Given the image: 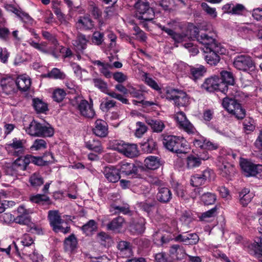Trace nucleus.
Masks as SVG:
<instances>
[{
    "label": "nucleus",
    "instance_id": "nucleus-1",
    "mask_svg": "<svg viewBox=\"0 0 262 262\" xmlns=\"http://www.w3.org/2000/svg\"><path fill=\"white\" fill-rule=\"evenodd\" d=\"M163 143L169 150L177 154H186L187 146L186 140L183 138L174 136H165Z\"/></svg>",
    "mask_w": 262,
    "mask_h": 262
},
{
    "label": "nucleus",
    "instance_id": "nucleus-2",
    "mask_svg": "<svg viewBox=\"0 0 262 262\" xmlns=\"http://www.w3.org/2000/svg\"><path fill=\"white\" fill-rule=\"evenodd\" d=\"M73 106H75L81 115L84 117L92 118L95 115L93 107V102L91 100L89 103L81 96H77L72 101Z\"/></svg>",
    "mask_w": 262,
    "mask_h": 262
},
{
    "label": "nucleus",
    "instance_id": "nucleus-3",
    "mask_svg": "<svg viewBox=\"0 0 262 262\" xmlns=\"http://www.w3.org/2000/svg\"><path fill=\"white\" fill-rule=\"evenodd\" d=\"M135 7L136 9V16L138 19L150 21L155 16V12L146 0H136Z\"/></svg>",
    "mask_w": 262,
    "mask_h": 262
},
{
    "label": "nucleus",
    "instance_id": "nucleus-4",
    "mask_svg": "<svg viewBox=\"0 0 262 262\" xmlns=\"http://www.w3.org/2000/svg\"><path fill=\"white\" fill-rule=\"evenodd\" d=\"M222 106L230 114L234 115L238 119H243L246 115L245 110L235 99L228 97L223 99Z\"/></svg>",
    "mask_w": 262,
    "mask_h": 262
},
{
    "label": "nucleus",
    "instance_id": "nucleus-5",
    "mask_svg": "<svg viewBox=\"0 0 262 262\" xmlns=\"http://www.w3.org/2000/svg\"><path fill=\"white\" fill-rule=\"evenodd\" d=\"M157 25L159 28L169 35L175 42H181L186 40L188 38L185 33H179L176 32L177 28L180 27V24L175 20L168 22L167 24V26H164L161 24Z\"/></svg>",
    "mask_w": 262,
    "mask_h": 262
},
{
    "label": "nucleus",
    "instance_id": "nucleus-6",
    "mask_svg": "<svg viewBox=\"0 0 262 262\" xmlns=\"http://www.w3.org/2000/svg\"><path fill=\"white\" fill-rule=\"evenodd\" d=\"M241 167L247 177H256L262 178V165L254 164L250 161L243 159L240 163Z\"/></svg>",
    "mask_w": 262,
    "mask_h": 262
},
{
    "label": "nucleus",
    "instance_id": "nucleus-7",
    "mask_svg": "<svg viewBox=\"0 0 262 262\" xmlns=\"http://www.w3.org/2000/svg\"><path fill=\"white\" fill-rule=\"evenodd\" d=\"M48 218L53 230L56 232H62L67 233L70 232V227L67 226L64 228L62 226L63 220L61 219L57 211H49Z\"/></svg>",
    "mask_w": 262,
    "mask_h": 262
},
{
    "label": "nucleus",
    "instance_id": "nucleus-8",
    "mask_svg": "<svg viewBox=\"0 0 262 262\" xmlns=\"http://www.w3.org/2000/svg\"><path fill=\"white\" fill-rule=\"evenodd\" d=\"M197 40L203 45L202 50L203 52H208L215 49L219 48V46L215 42L214 36L211 33H201L198 34L195 36Z\"/></svg>",
    "mask_w": 262,
    "mask_h": 262
},
{
    "label": "nucleus",
    "instance_id": "nucleus-9",
    "mask_svg": "<svg viewBox=\"0 0 262 262\" xmlns=\"http://www.w3.org/2000/svg\"><path fill=\"white\" fill-rule=\"evenodd\" d=\"M233 66L237 70L247 71L254 67V62L251 57L242 54L237 55L234 58Z\"/></svg>",
    "mask_w": 262,
    "mask_h": 262
},
{
    "label": "nucleus",
    "instance_id": "nucleus-10",
    "mask_svg": "<svg viewBox=\"0 0 262 262\" xmlns=\"http://www.w3.org/2000/svg\"><path fill=\"white\" fill-rule=\"evenodd\" d=\"M175 119L179 127L188 134H194L196 133V129L187 119L186 115L183 112H178L175 115Z\"/></svg>",
    "mask_w": 262,
    "mask_h": 262
},
{
    "label": "nucleus",
    "instance_id": "nucleus-11",
    "mask_svg": "<svg viewBox=\"0 0 262 262\" xmlns=\"http://www.w3.org/2000/svg\"><path fill=\"white\" fill-rule=\"evenodd\" d=\"M220 80L217 76H213L206 79L202 86L207 91L211 92L215 90H219L225 93L227 91L226 84L220 83Z\"/></svg>",
    "mask_w": 262,
    "mask_h": 262
},
{
    "label": "nucleus",
    "instance_id": "nucleus-12",
    "mask_svg": "<svg viewBox=\"0 0 262 262\" xmlns=\"http://www.w3.org/2000/svg\"><path fill=\"white\" fill-rule=\"evenodd\" d=\"M34 159L32 157L31 155H26L24 157L20 156L12 163L11 167L8 168V170L12 169L13 172H11L10 174L13 175L19 170H25L26 169L27 166L31 161V159Z\"/></svg>",
    "mask_w": 262,
    "mask_h": 262
},
{
    "label": "nucleus",
    "instance_id": "nucleus-13",
    "mask_svg": "<svg viewBox=\"0 0 262 262\" xmlns=\"http://www.w3.org/2000/svg\"><path fill=\"white\" fill-rule=\"evenodd\" d=\"M26 140L14 138L10 143L7 145V148L13 153V155L19 156L24 154Z\"/></svg>",
    "mask_w": 262,
    "mask_h": 262
},
{
    "label": "nucleus",
    "instance_id": "nucleus-14",
    "mask_svg": "<svg viewBox=\"0 0 262 262\" xmlns=\"http://www.w3.org/2000/svg\"><path fill=\"white\" fill-rule=\"evenodd\" d=\"M18 215L14 219L15 223L20 225H29L31 222L30 216L29 215L32 211L27 209L24 206H20L17 209Z\"/></svg>",
    "mask_w": 262,
    "mask_h": 262
},
{
    "label": "nucleus",
    "instance_id": "nucleus-15",
    "mask_svg": "<svg viewBox=\"0 0 262 262\" xmlns=\"http://www.w3.org/2000/svg\"><path fill=\"white\" fill-rule=\"evenodd\" d=\"M213 175V171L210 169H206L200 174H195L191 177V184L195 187L204 184L207 180H209Z\"/></svg>",
    "mask_w": 262,
    "mask_h": 262
},
{
    "label": "nucleus",
    "instance_id": "nucleus-16",
    "mask_svg": "<svg viewBox=\"0 0 262 262\" xmlns=\"http://www.w3.org/2000/svg\"><path fill=\"white\" fill-rule=\"evenodd\" d=\"M20 242L19 245L20 250L23 255L29 254V249L30 250L32 248H34V243L32 237L28 234H25L23 236L18 239Z\"/></svg>",
    "mask_w": 262,
    "mask_h": 262
},
{
    "label": "nucleus",
    "instance_id": "nucleus-17",
    "mask_svg": "<svg viewBox=\"0 0 262 262\" xmlns=\"http://www.w3.org/2000/svg\"><path fill=\"white\" fill-rule=\"evenodd\" d=\"M103 173L105 179L109 182L116 183L120 179L119 169L113 166L104 167Z\"/></svg>",
    "mask_w": 262,
    "mask_h": 262
},
{
    "label": "nucleus",
    "instance_id": "nucleus-18",
    "mask_svg": "<svg viewBox=\"0 0 262 262\" xmlns=\"http://www.w3.org/2000/svg\"><path fill=\"white\" fill-rule=\"evenodd\" d=\"M206 55L204 58L206 62L210 65H216L220 61V58L218 54H223L222 49L220 47L212 49L209 51L204 52Z\"/></svg>",
    "mask_w": 262,
    "mask_h": 262
},
{
    "label": "nucleus",
    "instance_id": "nucleus-19",
    "mask_svg": "<svg viewBox=\"0 0 262 262\" xmlns=\"http://www.w3.org/2000/svg\"><path fill=\"white\" fill-rule=\"evenodd\" d=\"M93 132L98 137H106L108 134V127L106 122L101 119L97 120L93 129Z\"/></svg>",
    "mask_w": 262,
    "mask_h": 262
},
{
    "label": "nucleus",
    "instance_id": "nucleus-20",
    "mask_svg": "<svg viewBox=\"0 0 262 262\" xmlns=\"http://www.w3.org/2000/svg\"><path fill=\"white\" fill-rule=\"evenodd\" d=\"M0 85L3 92L7 95L11 94L16 91V82L10 77L2 79Z\"/></svg>",
    "mask_w": 262,
    "mask_h": 262
},
{
    "label": "nucleus",
    "instance_id": "nucleus-21",
    "mask_svg": "<svg viewBox=\"0 0 262 262\" xmlns=\"http://www.w3.org/2000/svg\"><path fill=\"white\" fill-rule=\"evenodd\" d=\"M145 221L143 218L133 220L129 226V230L133 234H141L145 230Z\"/></svg>",
    "mask_w": 262,
    "mask_h": 262
},
{
    "label": "nucleus",
    "instance_id": "nucleus-22",
    "mask_svg": "<svg viewBox=\"0 0 262 262\" xmlns=\"http://www.w3.org/2000/svg\"><path fill=\"white\" fill-rule=\"evenodd\" d=\"M117 248L123 257L129 258L133 255L132 245L129 242L121 241L118 243Z\"/></svg>",
    "mask_w": 262,
    "mask_h": 262
},
{
    "label": "nucleus",
    "instance_id": "nucleus-23",
    "mask_svg": "<svg viewBox=\"0 0 262 262\" xmlns=\"http://www.w3.org/2000/svg\"><path fill=\"white\" fill-rule=\"evenodd\" d=\"M156 199L162 203H167L172 199V193L167 187H159L156 195Z\"/></svg>",
    "mask_w": 262,
    "mask_h": 262
},
{
    "label": "nucleus",
    "instance_id": "nucleus-24",
    "mask_svg": "<svg viewBox=\"0 0 262 262\" xmlns=\"http://www.w3.org/2000/svg\"><path fill=\"white\" fill-rule=\"evenodd\" d=\"M124 224V219L122 216H119L114 218L111 222L108 223L106 227L107 230L119 233L121 232Z\"/></svg>",
    "mask_w": 262,
    "mask_h": 262
},
{
    "label": "nucleus",
    "instance_id": "nucleus-25",
    "mask_svg": "<svg viewBox=\"0 0 262 262\" xmlns=\"http://www.w3.org/2000/svg\"><path fill=\"white\" fill-rule=\"evenodd\" d=\"M16 86L21 91L25 92L29 90L31 82L29 77L26 75L19 76L16 80Z\"/></svg>",
    "mask_w": 262,
    "mask_h": 262
},
{
    "label": "nucleus",
    "instance_id": "nucleus-26",
    "mask_svg": "<svg viewBox=\"0 0 262 262\" xmlns=\"http://www.w3.org/2000/svg\"><path fill=\"white\" fill-rule=\"evenodd\" d=\"M118 169L120 173L127 176H133L138 172V167L134 163H122Z\"/></svg>",
    "mask_w": 262,
    "mask_h": 262
},
{
    "label": "nucleus",
    "instance_id": "nucleus-27",
    "mask_svg": "<svg viewBox=\"0 0 262 262\" xmlns=\"http://www.w3.org/2000/svg\"><path fill=\"white\" fill-rule=\"evenodd\" d=\"M88 40L86 38L85 35L79 33L76 38L72 41V44L78 52H83L86 49Z\"/></svg>",
    "mask_w": 262,
    "mask_h": 262
},
{
    "label": "nucleus",
    "instance_id": "nucleus-28",
    "mask_svg": "<svg viewBox=\"0 0 262 262\" xmlns=\"http://www.w3.org/2000/svg\"><path fill=\"white\" fill-rule=\"evenodd\" d=\"M209 158L207 155L205 157H197L193 155L188 156L185 161L186 167L188 169H193L199 167L201 164V160H206Z\"/></svg>",
    "mask_w": 262,
    "mask_h": 262
},
{
    "label": "nucleus",
    "instance_id": "nucleus-29",
    "mask_svg": "<svg viewBox=\"0 0 262 262\" xmlns=\"http://www.w3.org/2000/svg\"><path fill=\"white\" fill-rule=\"evenodd\" d=\"M176 240L184 243L186 245H195L199 240L196 233H190L186 235L180 234L176 237Z\"/></svg>",
    "mask_w": 262,
    "mask_h": 262
},
{
    "label": "nucleus",
    "instance_id": "nucleus-30",
    "mask_svg": "<svg viewBox=\"0 0 262 262\" xmlns=\"http://www.w3.org/2000/svg\"><path fill=\"white\" fill-rule=\"evenodd\" d=\"M41 123L37 122L35 120L31 122L28 126L25 127L27 134L32 136L40 137Z\"/></svg>",
    "mask_w": 262,
    "mask_h": 262
},
{
    "label": "nucleus",
    "instance_id": "nucleus-31",
    "mask_svg": "<svg viewBox=\"0 0 262 262\" xmlns=\"http://www.w3.org/2000/svg\"><path fill=\"white\" fill-rule=\"evenodd\" d=\"M169 251L170 254L176 257L178 260L183 259L187 255L184 248L179 245L171 246Z\"/></svg>",
    "mask_w": 262,
    "mask_h": 262
},
{
    "label": "nucleus",
    "instance_id": "nucleus-32",
    "mask_svg": "<svg viewBox=\"0 0 262 262\" xmlns=\"http://www.w3.org/2000/svg\"><path fill=\"white\" fill-rule=\"evenodd\" d=\"M78 27L83 30H90L94 27V23L88 16H80L77 21Z\"/></svg>",
    "mask_w": 262,
    "mask_h": 262
},
{
    "label": "nucleus",
    "instance_id": "nucleus-33",
    "mask_svg": "<svg viewBox=\"0 0 262 262\" xmlns=\"http://www.w3.org/2000/svg\"><path fill=\"white\" fill-rule=\"evenodd\" d=\"M253 197L252 193H250L248 188H244L239 193V200L241 204L243 206H246L251 201Z\"/></svg>",
    "mask_w": 262,
    "mask_h": 262
},
{
    "label": "nucleus",
    "instance_id": "nucleus-34",
    "mask_svg": "<svg viewBox=\"0 0 262 262\" xmlns=\"http://www.w3.org/2000/svg\"><path fill=\"white\" fill-rule=\"evenodd\" d=\"M144 164L148 169L154 170L160 166V159L158 157L150 156L144 160Z\"/></svg>",
    "mask_w": 262,
    "mask_h": 262
},
{
    "label": "nucleus",
    "instance_id": "nucleus-35",
    "mask_svg": "<svg viewBox=\"0 0 262 262\" xmlns=\"http://www.w3.org/2000/svg\"><path fill=\"white\" fill-rule=\"evenodd\" d=\"M146 123L150 125L153 132L156 133L161 132L165 127L163 122L160 120L147 119Z\"/></svg>",
    "mask_w": 262,
    "mask_h": 262
},
{
    "label": "nucleus",
    "instance_id": "nucleus-36",
    "mask_svg": "<svg viewBox=\"0 0 262 262\" xmlns=\"http://www.w3.org/2000/svg\"><path fill=\"white\" fill-rule=\"evenodd\" d=\"M189 103V98L186 93L182 91H179L176 98L174 104L178 106H184Z\"/></svg>",
    "mask_w": 262,
    "mask_h": 262
},
{
    "label": "nucleus",
    "instance_id": "nucleus-37",
    "mask_svg": "<svg viewBox=\"0 0 262 262\" xmlns=\"http://www.w3.org/2000/svg\"><path fill=\"white\" fill-rule=\"evenodd\" d=\"M205 73L206 70L203 66L191 68L190 69V78L195 81L203 77Z\"/></svg>",
    "mask_w": 262,
    "mask_h": 262
},
{
    "label": "nucleus",
    "instance_id": "nucleus-38",
    "mask_svg": "<svg viewBox=\"0 0 262 262\" xmlns=\"http://www.w3.org/2000/svg\"><path fill=\"white\" fill-rule=\"evenodd\" d=\"M110 211L114 213H122L124 214H129L130 212L129 205L127 204L122 205H112L110 207Z\"/></svg>",
    "mask_w": 262,
    "mask_h": 262
},
{
    "label": "nucleus",
    "instance_id": "nucleus-39",
    "mask_svg": "<svg viewBox=\"0 0 262 262\" xmlns=\"http://www.w3.org/2000/svg\"><path fill=\"white\" fill-rule=\"evenodd\" d=\"M221 77L219 78L220 80V83H222L226 85L227 90H228V84L233 85L234 84V80L232 74L227 71H222L221 73Z\"/></svg>",
    "mask_w": 262,
    "mask_h": 262
},
{
    "label": "nucleus",
    "instance_id": "nucleus-40",
    "mask_svg": "<svg viewBox=\"0 0 262 262\" xmlns=\"http://www.w3.org/2000/svg\"><path fill=\"white\" fill-rule=\"evenodd\" d=\"M77 241L74 235L69 236L64 241V248L68 251H74L77 248Z\"/></svg>",
    "mask_w": 262,
    "mask_h": 262
},
{
    "label": "nucleus",
    "instance_id": "nucleus-41",
    "mask_svg": "<svg viewBox=\"0 0 262 262\" xmlns=\"http://www.w3.org/2000/svg\"><path fill=\"white\" fill-rule=\"evenodd\" d=\"M85 146L90 150H93L96 152L100 153L102 150L101 144L98 140H90L85 143Z\"/></svg>",
    "mask_w": 262,
    "mask_h": 262
},
{
    "label": "nucleus",
    "instance_id": "nucleus-42",
    "mask_svg": "<svg viewBox=\"0 0 262 262\" xmlns=\"http://www.w3.org/2000/svg\"><path fill=\"white\" fill-rule=\"evenodd\" d=\"M125 156L129 158H133L138 155V150L136 144H126L124 148V152L123 153Z\"/></svg>",
    "mask_w": 262,
    "mask_h": 262
},
{
    "label": "nucleus",
    "instance_id": "nucleus-43",
    "mask_svg": "<svg viewBox=\"0 0 262 262\" xmlns=\"http://www.w3.org/2000/svg\"><path fill=\"white\" fill-rule=\"evenodd\" d=\"M72 67L76 77L81 80H85L88 72L84 69H82L79 65L76 63L72 64Z\"/></svg>",
    "mask_w": 262,
    "mask_h": 262
},
{
    "label": "nucleus",
    "instance_id": "nucleus-44",
    "mask_svg": "<svg viewBox=\"0 0 262 262\" xmlns=\"http://www.w3.org/2000/svg\"><path fill=\"white\" fill-rule=\"evenodd\" d=\"M30 201L32 203L38 204H43L45 202L49 201L50 198L46 194H37L30 197Z\"/></svg>",
    "mask_w": 262,
    "mask_h": 262
},
{
    "label": "nucleus",
    "instance_id": "nucleus-45",
    "mask_svg": "<svg viewBox=\"0 0 262 262\" xmlns=\"http://www.w3.org/2000/svg\"><path fill=\"white\" fill-rule=\"evenodd\" d=\"M29 182L33 187H38L43 183V180L38 173H34L30 176Z\"/></svg>",
    "mask_w": 262,
    "mask_h": 262
},
{
    "label": "nucleus",
    "instance_id": "nucleus-46",
    "mask_svg": "<svg viewBox=\"0 0 262 262\" xmlns=\"http://www.w3.org/2000/svg\"><path fill=\"white\" fill-rule=\"evenodd\" d=\"M40 137H51L54 135L53 128L49 124L41 123Z\"/></svg>",
    "mask_w": 262,
    "mask_h": 262
},
{
    "label": "nucleus",
    "instance_id": "nucleus-47",
    "mask_svg": "<svg viewBox=\"0 0 262 262\" xmlns=\"http://www.w3.org/2000/svg\"><path fill=\"white\" fill-rule=\"evenodd\" d=\"M81 229L86 235H89L96 230L97 225L94 220H91L82 226Z\"/></svg>",
    "mask_w": 262,
    "mask_h": 262
},
{
    "label": "nucleus",
    "instance_id": "nucleus-48",
    "mask_svg": "<svg viewBox=\"0 0 262 262\" xmlns=\"http://www.w3.org/2000/svg\"><path fill=\"white\" fill-rule=\"evenodd\" d=\"M33 106L38 113H43L47 110V104L39 99H33Z\"/></svg>",
    "mask_w": 262,
    "mask_h": 262
},
{
    "label": "nucleus",
    "instance_id": "nucleus-49",
    "mask_svg": "<svg viewBox=\"0 0 262 262\" xmlns=\"http://www.w3.org/2000/svg\"><path fill=\"white\" fill-rule=\"evenodd\" d=\"M156 147V143L152 139H149L142 144V150L146 152H152Z\"/></svg>",
    "mask_w": 262,
    "mask_h": 262
},
{
    "label": "nucleus",
    "instance_id": "nucleus-50",
    "mask_svg": "<svg viewBox=\"0 0 262 262\" xmlns=\"http://www.w3.org/2000/svg\"><path fill=\"white\" fill-rule=\"evenodd\" d=\"M220 170L223 177H227L233 171L234 168L231 164L226 163L220 166Z\"/></svg>",
    "mask_w": 262,
    "mask_h": 262
},
{
    "label": "nucleus",
    "instance_id": "nucleus-51",
    "mask_svg": "<svg viewBox=\"0 0 262 262\" xmlns=\"http://www.w3.org/2000/svg\"><path fill=\"white\" fill-rule=\"evenodd\" d=\"M126 144L123 141L114 140L111 142L110 146L113 149L123 154Z\"/></svg>",
    "mask_w": 262,
    "mask_h": 262
},
{
    "label": "nucleus",
    "instance_id": "nucleus-52",
    "mask_svg": "<svg viewBox=\"0 0 262 262\" xmlns=\"http://www.w3.org/2000/svg\"><path fill=\"white\" fill-rule=\"evenodd\" d=\"M201 200L205 205L212 204L216 200V196L210 192L204 193L201 195Z\"/></svg>",
    "mask_w": 262,
    "mask_h": 262
},
{
    "label": "nucleus",
    "instance_id": "nucleus-53",
    "mask_svg": "<svg viewBox=\"0 0 262 262\" xmlns=\"http://www.w3.org/2000/svg\"><path fill=\"white\" fill-rule=\"evenodd\" d=\"M47 148V142L43 139H36L32 146L30 147V149L32 150H39L45 149Z\"/></svg>",
    "mask_w": 262,
    "mask_h": 262
},
{
    "label": "nucleus",
    "instance_id": "nucleus-54",
    "mask_svg": "<svg viewBox=\"0 0 262 262\" xmlns=\"http://www.w3.org/2000/svg\"><path fill=\"white\" fill-rule=\"evenodd\" d=\"M116 105V101L106 98L102 101L100 105V109L103 112H107Z\"/></svg>",
    "mask_w": 262,
    "mask_h": 262
},
{
    "label": "nucleus",
    "instance_id": "nucleus-55",
    "mask_svg": "<svg viewBox=\"0 0 262 262\" xmlns=\"http://www.w3.org/2000/svg\"><path fill=\"white\" fill-rule=\"evenodd\" d=\"M201 7L203 10L211 18H215L217 17V12L215 8L210 7L207 3H202Z\"/></svg>",
    "mask_w": 262,
    "mask_h": 262
},
{
    "label": "nucleus",
    "instance_id": "nucleus-56",
    "mask_svg": "<svg viewBox=\"0 0 262 262\" xmlns=\"http://www.w3.org/2000/svg\"><path fill=\"white\" fill-rule=\"evenodd\" d=\"M48 77L53 79H63L66 77V75L64 73L61 72L59 69L54 68L48 74Z\"/></svg>",
    "mask_w": 262,
    "mask_h": 262
},
{
    "label": "nucleus",
    "instance_id": "nucleus-57",
    "mask_svg": "<svg viewBox=\"0 0 262 262\" xmlns=\"http://www.w3.org/2000/svg\"><path fill=\"white\" fill-rule=\"evenodd\" d=\"M194 135H196V137L194 138L193 141V145L196 147L204 149L206 139L200 135L197 131Z\"/></svg>",
    "mask_w": 262,
    "mask_h": 262
},
{
    "label": "nucleus",
    "instance_id": "nucleus-58",
    "mask_svg": "<svg viewBox=\"0 0 262 262\" xmlns=\"http://www.w3.org/2000/svg\"><path fill=\"white\" fill-rule=\"evenodd\" d=\"M95 86L98 88L101 92H107V84L100 78H95L93 80Z\"/></svg>",
    "mask_w": 262,
    "mask_h": 262
},
{
    "label": "nucleus",
    "instance_id": "nucleus-59",
    "mask_svg": "<svg viewBox=\"0 0 262 262\" xmlns=\"http://www.w3.org/2000/svg\"><path fill=\"white\" fill-rule=\"evenodd\" d=\"M28 252L29 254L27 255L29 256L33 262H41L42 260V255L35 251L34 248H32L31 250H29Z\"/></svg>",
    "mask_w": 262,
    "mask_h": 262
},
{
    "label": "nucleus",
    "instance_id": "nucleus-60",
    "mask_svg": "<svg viewBox=\"0 0 262 262\" xmlns=\"http://www.w3.org/2000/svg\"><path fill=\"white\" fill-rule=\"evenodd\" d=\"M137 128L136 129L135 135L138 138H140L147 131V127L141 122L136 123Z\"/></svg>",
    "mask_w": 262,
    "mask_h": 262
},
{
    "label": "nucleus",
    "instance_id": "nucleus-61",
    "mask_svg": "<svg viewBox=\"0 0 262 262\" xmlns=\"http://www.w3.org/2000/svg\"><path fill=\"white\" fill-rule=\"evenodd\" d=\"M103 37V33L98 31H95L93 34L92 41L95 45L99 46L102 43Z\"/></svg>",
    "mask_w": 262,
    "mask_h": 262
},
{
    "label": "nucleus",
    "instance_id": "nucleus-62",
    "mask_svg": "<svg viewBox=\"0 0 262 262\" xmlns=\"http://www.w3.org/2000/svg\"><path fill=\"white\" fill-rule=\"evenodd\" d=\"M113 66L109 63H104V64L99 68L100 73L103 74L106 78H110L112 76V74L109 69H112Z\"/></svg>",
    "mask_w": 262,
    "mask_h": 262
},
{
    "label": "nucleus",
    "instance_id": "nucleus-63",
    "mask_svg": "<svg viewBox=\"0 0 262 262\" xmlns=\"http://www.w3.org/2000/svg\"><path fill=\"white\" fill-rule=\"evenodd\" d=\"M216 211V209L215 208H212L211 209L203 213L200 218L202 221L208 222L209 219L215 216Z\"/></svg>",
    "mask_w": 262,
    "mask_h": 262
},
{
    "label": "nucleus",
    "instance_id": "nucleus-64",
    "mask_svg": "<svg viewBox=\"0 0 262 262\" xmlns=\"http://www.w3.org/2000/svg\"><path fill=\"white\" fill-rule=\"evenodd\" d=\"M41 34L43 38L48 40L49 41H50L52 44H53L54 46V47L57 46L58 43L57 40V39L54 35L46 31H42Z\"/></svg>",
    "mask_w": 262,
    "mask_h": 262
}]
</instances>
